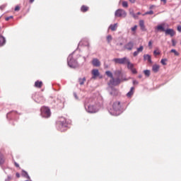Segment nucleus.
Segmentation results:
<instances>
[{
	"label": "nucleus",
	"instance_id": "f257e3e1",
	"mask_svg": "<svg viewBox=\"0 0 181 181\" xmlns=\"http://www.w3.org/2000/svg\"><path fill=\"white\" fill-rule=\"evenodd\" d=\"M84 107L89 114H95L101 108V103L97 101L95 98H86L84 103Z\"/></svg>",
	"mask_w": 181,
	"mask_h": 181
},
{
	"label": "nucleus",
	"instance_id": "f03ea898",
	"mask_svg": "<svg viewBox=\"0 0 181 181\" xmlns=\"http://www.w3.org/2000/svg\"><path fill=\"white\" fill-rule=\"evenodd\" d=\"M124 112V103L119 101H115L113 103L112 108L109 110L110 115H114L115 117H118L121 115Z\"/></svg>",
	"mask_w": 181,
	"mask_h": 181
},
{
	"label": "nucleus",
	"instance_id": "7ed1b4c3",
	"mask_svg": "<svg viewBox=\"0 0 181 181\" xmlns=\"http://www.w3.org/2000/svg\"><path fill=\"white\" fill-rule=\"evenodd\" d=\"M70 124H71V121L67 120L64 117H61L60 119L57 122V128L58 131L64 132L66 128H70Z\"/></svg>",
	"mask_w": 181,
	"mask_h": 181
},
{
	"label": "nucleus",
	"instance_id": "20e7f679",
	"mask_svg": "<svg viewBox=\"0 0 181 181\" xmlns=\"http://www.w3.org/2000/svg\"><path fill=\"white\" fill-rule=\"evenodd\" d=\"M156 32H165V35H169L171 37H173L174 35H176L175 30L172 28L165 29V26L163 25H158L156 27Z\"/></svg>",
	"mask_w": 181,
	"mask_h": 181
},
{
	"label": "nucleus",
	"instance_id": "39448f33",
	"mask_svg": "<svg viewBox=\"0 0 181 181\" xmlns=\"http://www.w3.org/2000/svg\"><path fill=\"white\" fill-rule=\"evenodd\" d=\"M74 52L69 54L67 58V64L69 67L71 69H76V67H78V62H77V60L76 59L73 58V54Z\"/></svg>",
	"mask_w": 181,
	"mask_h": 181
},
{
	"label": "nucleus",
	"instance_id": "423d86ee",
	"mask_svg": "<svg viewBox=\"0 0 181 181\" xmlns=\"http://www.w3.org/2000/svg\"><path fill=\"white\" fill-rule=\"evenodd\" d=\"M105 74L107 76V77L111 78V79L109 81V84H111V86H119V79L115 78L114 77V75L112 74V71H107L105 72Z\"/></svg>",
	"mask_w": 181,
	"mask_h": 181
},
{
	"label": "nucleus",
	"instance_id": "0eeeda50",
	"mask_svg": "<svg viewBox=\"0 0 181 181\" xmlns=\"http://www.w3.org/2000/svg\"><path fill=\"white\" fill-rule=\"evenodd\" d=\"M54 107L57 108H64V99L63 98H58L56 100L52 102Z\"/></svg>",
	"mask_w": 181,
	"mask_h": 181
},
{
	"label": "nucleus",
	"instance_id": "6e6552de",
	"mask_svg": "<svg viewBox=\"0 0 181 181\" xmlns=\"http://www.w3.org/2000/svg\"><path fill=\"white\" fill-rule=\"evenodd\" d=\"M50 115H52V112L49 107L45 106L41 107V117H42V118H49Z\"/></svg>",
	"mask_w": 181,
	"mask_h": 181
},
{
	"label": "nucleus",
	"instance_id": "1a4fd4ad",
	"mask_svg": "<svg viewBox=\"0 0 181 181\" xmlns=\"http://www.w3.org/2000/svg\"><path fill=\"white\" fill-rule=\"evenodd\" d=\"M113 74L115 77V78H118L119 84H121V83H122V81H127V78H125L122 76V72L121 71L116 70L114 71Z\"/></svg>",
	"mask_w": 181,
	"mask_h": 181
},
{
	"label": "nucleus",
	"instance_id": "9d476101",
	"mask_svg": "<svg viewBox=\"0 0 181 181\" xmlns=\"http://www.w3.org/2000/svg\"><path fill=\"white\" fill-rule=\"evenodd\" d=\"M115 18H127V11L122 8H118L115 12Z\"/></svg>",
	"mask_w": 181,
	"mask_h": 181
},
{
	"label": "nucleus",
	"instance_id": "9b49d317",
	"mask_svg": "<svg viewBox=\"0 0 181 181\" xmlns=\"http://www.w3.org/2000/svg\"><path fill=\"white\" fill-rule=\"evenodd\" d=\"M6 118L8 121L16 120L18 118V112L13 110L6 115Z\"/></svg>",
	"mask_w": 181,
	"mask_h": 181
},
{
	"label": "nucleus",
	"instance_id": "f8f14e48",
	"mask_svg": "<svg viewBox=\"0 0 181 181\" xmlns=\"http://www.w3.org/2000/svg\"><path fill=\"white\" fill-rule=\"evenodd\" d=\"M129 60V59H128V57H124L123 58H115L113 59V62H115V63H117L118 64H127Z\"/></svg>",
	"mask_w": 181,
	"mask_h": 181
},
{
	"label": "nucleus",
	"instance_id": "ddd939ff",
	"mask_svg": "<svg viewBox=\"0 0 181 181\" xmlns=\"http://www.w3.org/2000/svg\"><path fill=\"white\" fill-rule=\"evenodd\" d=\"M35 97L36 98H35ZM32 98H33L34 101L37 104H43L45 103V98L42 96L37 95L35 94V95H33Z\"/></svg>",
	"mask_w": 181,
	"mask_h": 181
},
{
	"label": "nucleus",
	"instance_id": "4468645a",
	"mask_svg": "<svg viewBox=\"0 0 181 181\" xmlns=\"http://www.w3.org/2000/svg\"><path fill=\"white\" fill-rule=\"evenodd\" d=\"M124 49H125L126 50H129V51L132 50V49H134V42L130 41V42H127V44H125L124 46Z\"/></svg>",
	"mask_w": 181,
	"mask_h": 181
},
{
	"label": "nucleus",
	"instance_id": "2eb2a0df",
	"mask_svg": "<svg viewBox=\"0 0 181 181\" xmlns=\"http://www.w3.org/2000/svg\"><path fill=\"white\" fill-rule=\"evenodd\" d=\"M5 163V158H4V154L0 152V166L1 169L4 171L5 173H6V171H5V167L4 166V164Z\"/></svg>",
	"mask_w": 181,
	"mask_h": 181
},
{
	"label": "nucleus",
	"instance_id": "dca6fc26",
	"mask_svg": "<svg viewBox=\"0 0 181 181\" xmlns=\"http://www.w3.org/2000/svg\"><path fill=\"white\" fill-rule=\"evenodd\" d=\"M109 94L110 95H118V90L114 87H110L108 88Z\"/></svg>",
	"mask_w": 181,
	"mask_h": 181
},
{
	"label": "nucleus",
	"instance_id": "f3484780",
	"mask_svg": "<svg viewBox=\"0 0 181 181\" xmlns=\"http://www.w3.org/2000/svg\"><path fill=\"white\" fill-rule=\"evenodd\" d=\"M92 64L94 67H100L101 66V62L97 58L92 60Z\"/></svg>",
	"mask_w": 181,
	"mask_h": 181
},
{
	"label": "nucleus",
	"instance_id": "a211bd4d",
	"mask_svg": "<svg viewBox=\"0 0 181 181\" xmlns=\"http://www.w3.org/2000/svg\"><path fill=\"white\" fill-rule=\"evenodd\" d=\"M142 52H144V46L141 45L139 48H137L136 51L133 53L134 57H136V56H138L139 53H142Z\"/></svg>",
	"mask_w": 181,
	"mask_h": 181
},
{
	"label": "nucleus",
	"instance_id": "6ab92c4d",
	"mask_svg": "<svg viewBox=\"0 0 181 181\" xmlns=\"http://www.w3.org/2000/svg\"><path fill=\"white\" fill-rule=\"evenodd\" d=\"M139 26L142 32H146V28L145 27V22L144 21V20L139 21Z\"/></svg>",
	"mask_w": 181,
	"mask_h": 181
},
{
	"label": "nucleus",
	"instance_id": "aec40b11",
	"mask_svg": "<svg viewBox=\"0 0 181 181\" xmlns=\"http://www.w3.org/2000/svg\"><path fill=\"white\" fill-rule=\"evenodd\" d=\"M92 74L93 76L92 78H95V77H98V76H100V71H98V69H93Z\"/></svg>",
	"mask_w": 181,
	"mask_h": 181
},
{
	"label": "nucleus",
	"instance_id": "412c9836",
	"mask_svg": "<svg viewBox=\"0 0 181 181\" xmlns=\"http://www.w3.org/2000/svg\"><path fill=\"white\" fill-rule=\"evenodd\" d=\"M118 28V23L111 24L109 26V29L112 30V32H115L117 30V28Z\"/></svg>",
	"mask_w": 181,
	"mask_h": 181
},
{
	"label": "nucleus",
	"instance_id": "4be33fe9",
	"mask_svg": "<svg viewBox=\"0 0 181 181\" xmlns=\"http://www.w3.org/2000/svg\"><path fill=\"white\" fill-rule=\"evenodd\" d=\"M134 90H135V88L132 87L130 90L127 93V97H128V98H131L132 95H134Z\"/></svg>",
	"mask_w": 181,
	"mask_h": 181
},
{
	"label": "nucleus",
	"instance_id": "5701e85b",
	"mask_svg": "<svg viewBox=\"0 0 181 181\" xmlns=\"http://www.w3.org/2000/svg\"><path fill=\"white\" fill-rule=\"evenodd\" d=\"M144 60H147V62L148 63H152V58H151V55H149L148 54L144 55Z\"/></svg>",
	"mask_w": 181,
	"mask_h": 181
},
{
	"label": "nucleus",
	"instance_id": "b1692460",
	"mask_svg": "<svg viewBox=\"0 0 181 181\" xmlns=\"http://www.w3.org/2000/svg\"><path fill=\"white\" fill-rule=\"evenodd\" d=\"M42 86H43V82L39 81H36L35 82V87H36L37 88H41Z\"/></svg>",
	"mask_w": 181,
	"mask_h": 181
},
{
	"label": "nucleus",
	"instance_id": "393cba45",
	"mask_svg": "<svg viewBox=\"0 0 181 181\" xmlns=\"http://www.w3.org/2000/svg\"><path fill=\"white\" fill-rule=\"evenodd\" d=\"M6 43V40L4 38V36L0 35V46H4Z\"/></svg>",
	"mask_w": 181,
	"mask_h": 181
},
{
	"label": "nucleus",
	"instance_id": "a878e982",
	"mask_svg": "<svg viewBox=\"0 0 181 181\" xmlns=\"http://www.w3.org/2000/svg\"><path fill=\"white\" fill-rule=\"evenodd\" d=\"M22 176H23V177H26V179H30V177L29 176V174H28V172H26L25 170H22Z\"/></svg>",
	"mask_w": 181,
	"mask_h": 181
},
{
	"label": "nucleus",
	"instance_id": "bb28decb",
	"mask_svg": "<svg viewBox=\"0 0 181 181\" xmlns=\"http://www.w3.org/2000/svg\"><path fill=\"white\" fill-rule=\"evenodd\" d=\"M152 70L154 71V73H158V71H159V65L154 64L153 66Z\"/></svg>",
	"mask_w": 181,
	"mask_h": 181
},
{
	"label": "nucleus",
	"instance_id": "cd10ccee",
	"mask_svg": "<svg viewBox=\"0 0 181 181\" xmlns=\"http://www.w3.org/2000/svg\"><path fill=\"white\" fill-rule=\"evenodd\" d=\"M126 64H127V69H129V70H132V69H134V64L131 63V62H129V59Z\"/></svg>",
	"mask_w": 181,
	"mask_h": 181
},
{
	"label": "nucleus",
	"instance_id": "c85d7f7f",
	"mask_svg": "<svg viewBox=\"0 0 181 181\" xmlns=\"http://www.w3.org/2000/svg\"><path fill=\"white\" fill-rule=\"evenodd\" d=\"M84 81H86V77H83V78H79L78 83L81 86H83V84H84Z\"/></svg>",
	"mask_w": 181,
	"mask_h": 181
},
{
	"label": "nucleus",
	"instance_id": "c756f323",
	"mask_svg": "<svg viewBox=\"0 0 181 181\" xmlns=\"http://www.w3.org/2000/svg\"><path fill=\"white\" fill-rule=\"evenodd\" d=\"M81 12H87L88 11V7L86 6H82L81 8Z\"/></svg>",
	"mask_w": 181,
	"mask_h": 181
},
{
	"label": "nucleus",
	"instance_id": "7c9ffc66",
	"mask_svg": "<svg viewBox=\"0 0 181 181\" xmlns=\"http://www.w3.org/2000/svg\"><path fill=\"white\" fill-rule=\"evenodd\" d=\"M144 73L146 76V77H149V76H151V71L146 69L144 71Z\"/></svg>",
	"mask_w": 181,
	"mask_h": 181
},
{
	"label": "nucleus",
	"instance_id": "2f4dec72",
	"mask_svg": "<svg viewBox=\"0 0 181 181\" xmlns=\"http://www.w3.org/2000/svg\"><path fill=\"white\" fill-rule=\"evenodd\" d=\"M111 40H112V36H111L110 35L107 36V43H110Z\"/></svg>",
	"mask_w": 181,
	"mask_h": 181
},
{
	"label": "nucleus",
	"instance_id": "473e14b6",
	"mask_svg": "<svg viewBox=\"0 0 181 181\" xmlns=\"http://www.w3.org/2000/svg\"><path fill=\"white\" fill-rule=\"evenodd\" d=\"M145 15H153V11L151 10L149 11H146L144 14H143V16H145Z\"/></svg>",
	"mask_w": 181,
	"mask_h": 181
},
{
	"label": "nucleus",
	"instance_id": "72a5a7b5",
	"mask_svg": "<svg viewBox=\"0 0 181 181\" xmlns=\"http://www.w3.org/2000/svg\"><path fill=\"white\" fill-rule=\"evenodd\" d=\"M170 52H171V53H174V54H175V56H179V52H177V51H176V49H171V50H170Z\"/></svg>",
	"mask_w": 181,
	"mask_h": 181
},
{
	"label": "nucleus",
	"instance_id": "f704fd0d",
	"mask_svg": "<svg viewBox=\"0 0 181 181\" xmlns=\"http://www.w3.org/2000/svg\"><path fill=\"white\" fill-rule=\"evenodd\" d=\"M166 62H168V59H162L160 63L163 64V66H166Z\"/></svg>",
	"mask_w": 181,
	"mask_h": 181
},
{
	"label": "nucleus",
	"instance_id": "c9c22d12",
	"mask_svg": "<svg viewBox=\"0 0 181 181\" xmlns=\"http://www.w3.org/2000/svg\"><path fill=\"white\" fill-rule=\"evenodd\" d=\"M122 6L123 8H127L128 6V2L127 1H122Z\"/></svg>",
	"mask_w": 181,
	"mask_h": 181
},
{
	"label": "nucleus",
	"instance_id": "e433bc0d",
	"mask_svg": "<svg viewBox=\"0 0 181 181\" xmlns=\"http://www.w3.org/2000/svg\"><path fill=\"white\" fill-rule=\"evenodd\" d=\"M130 70L133 74H136V73H138V71H136V69L135 68H133Z\"/></svg>",
	"mask_w": 181,
	"mask_h": 181
},
{
	"label": "nucleus",
	"instance_id": "4c0bfd02",
	"mask_svg": "<svg viewBox=\"0 0 181 181\" xmlns=\"http://www.w3.org/2000/svg\"><path fill=\"white\" fill-rule=\"evenodd\" d=\"M5 8H6V4H3L0 6L1 11H3Z\"/></svg>",
	"mask_w": 181,
	"mask_h": 181
},
{
	"label": "nucleus",
	"instance_id": "58836bf2",
	"mask_svg": "<svg viewBox=\"0 0 181 181\" xmlns=\"http://www.w3.org/2000/svg\"><path fill=\"white\" fill-rule=\"evenodd\" d=\"M74 97L75 100H80L78 99V96H77V93L76 92H74Z\"/></svg>",
	"mask_w": 181,
	"mask_h": 181
},
{
	"label": "nucleus",
	"instance_id": "ea45409f",
	"mask_svg": "<svg viewBox=\"0 0 181 181\" xmlns=\"http://www.w3.org/2000/svg\"><path fill=\"white\" fill-rule=\"evenodd\" d=\"M133 84H134V86H136V85L139 84V82H138V81H136V80H134Z\"/></svg>",
	"mask_w": 181,
	"mask_h": 181
},
{
	"label": "nucleus",
	"instance_id": "a19ab883",
	"mask_svg": "<svg viewBox=\"0 0 181 181\" xmlns=\"http://www.w3.org/2000/svg\"><path fill=\"white\" fill-rule=\"evenodd\" d=\"M136 28H138L137 25H134L133 28H132V32H135V30H136Z\"/></svg>",
	"mask_w": 181,
	"mask_h": 181
},
{
	"label": "nucleus",
	"instance_id": "79ce46f5",
	"mask_svg": "<svg viewBox=\"0 0 181 181\" xmlns=\"http://www.w3.org/2000/svg\"><path fill=\"white\" fill-rule=\"evenodd\" d=\"M172 45L173 47L176 46V41L175 40H173V39L172 40Z\"/></svg>",
	"mask_w": 181,
	"mask_h": 181
},
{
	"label": "nucleus",
	"instance_id": "37998d69",
	"mask_svg": "<svg viewBox=\"0 0 181 181\" xmlns=\"http://www.w3.org/2000/svg\"><path fill=\"white\" fill-rule=\"evenodd\" d=\"M11 179H12V177H11V175H8L7 179H6L5 181H11Z\"/></svg>",
	"mask_w": 181,
	"mask_h": 181
},
{
	"label": "nucleus",
	"instance_id": "c03bdc74",
	"mask_svg": "<svg viewBox=\"0 0 181 181\" xmlns=\"http://www.w3.org/2000/svg\"><path fill=\"white\" fill-rule=\"evenodd\" d=\"M19 9H21V7H19V6H16L14 8V11H18Z\"/></svg>",
	"mask_w": 181,
	"mask_h": 181
},
{
	"label": "nucleus",
	"instance_id": "a18cd8bd",
	"mask_svg": "<svg viewBox=\"0 0 181 181\" xmlns=\"http://www.w3.org/2000/svg\"><path fill=\"white\" fill-rule=\"evenodd\" d=\"M12 18H13V16H10L8 17H6L5 19H6V21H9V19H12Z\"/></svg>",
	"mask_w": 181,
	"mask_h": 181
},
{
	"label": "nucleus",
	"instance_id": "49530a36",
	"mask_svg": "<svg viewBox=\"0 0 181 181\" xmlns=\"http://www.w3.org/2000/svg\"><path fill=\"white\" fill-rule=\"evenodd\" d=\"M148 47H149L150 49H151V47H152V41H149V42H148Z\"/></svg>",
	"mask_w": 181,
	"mask_h": 181
},
{
	"label": "nucleus",
	"instance_id": "de8ad7c7",
	"mask_svg": "<svg viewBox=\"0 0 181 181\" xmlns=\"http://www.w3.org/2000/svg\"><path fill=\"white\" fill-rule=\"evenodd\" d=\"M153 54H156V55H159V54H160V52H157L156 50H154V51H153Z\"/></svg>",
	"mask_w": 181,
	"mask_h": 181
},
{
	"label": "nucleus",
	"instance_id": "09e8293b",
	"mask_svg": "<svg viewBox=\"0 0 181 181\" xmlns=\"http://www.w3.org/2000/svg\"><path fill=\"white\" fill-rule=\"evenodd\" d=\"M177 29L178 32L181 33V25H178Z\"/></svg>",
	"mask_w": 181,
	"mask_h": 181
},
{
	"label": "nucleus",
	"instance_id": "8fccbe9b",
	"mask_svg": "<svg viewBox=\"0 0 181 181\" xmlns=\"http://www.w3.org/2000/svg\"><path fill=\"white\" fill-rule=\"evenodd\" d=\"M14 165H15L16 168H19V164H18V163L15 162Z\"/></svg>",
	"mask_w": 181,
	"mask_h": 181
},
{
	"label": "nucleus",
	"instance_id": "3c124183",
	"mask_svg": "<svg viewBox=\"0 0 181 181\" xmlns=\"http://www.w3.org/2000/svg\"><path fill=\"white\" fill-rule=\"evenodd\" d=\"M16 177H21V174H19V173H16Z\"/></svg>",
	"mask_w": 181,
	"mask_h": 181
},
{
	"label": "nucleus",
	"instance_id": "603ef678",
	"mask_svg": "<svg viewBox=\"0 0 181 181\" xmlns=\"http://www.w3.org/2000/svg\"><path fill=\"white\" fill-rule=\"evenodd\" d=\"M131 4H135L136 0H129Z\"/></svg>",
	"mask_w": 181,
	"mask_h": 181
},
{
	"label": "nucleus",
	"instance_id": "864d4df0",
	"mask_svg": "<svg viewBox=\"0 0 181 181\" xmlns=\"http://www.w3.org/2000/svg\"><path fill=\"white\" fill-rule=\"evenodd\" d=\"M161 2H163L164 4H166L167 0H160Z\"/></svg>",
	"mask_w": 181,
	"mask_h": 181
},
{
	"label": "nucleus",
	"instance_id": "5fc2aeb1",
	"mask_svg": "<svg viewBox=\"0 0 181 181\" xmlns=\"http://www.w3.org/2000/svg\"><path fill=\"white\" fill-rule=\"evenodd\" d=\"M35 2V0H30V4H33Z\"/></svg>",
	"mask_w": 181,
	"mask_h": 181
},
{
	"label": "nucleus",
	"instance_id": "6e6d98bb",
	"mask_svg": "<svg viewBox=\"0 0 181 181\" xmlns=\"http://www.w3.org/2000/svg\"><path fill=\"white\" fill-rule=\"evenodd\" d=\"M142 77V75H139V78H141Z\"/></svg>",
	"mask_w": 181,
	"mask_h": 181
},
{
	"label": "nucleus",
	"instance_id": "4d7b16f0",
	"mask_svg": "<svg viewBox=\"0 0 181 181\" xmlns=\"http://www.w3.org/2000/svg\"><path fill=\"white\" fill-rule=\"evenodd\" d=\"M153 8V6H150V9H152Z\"/></svg>",
	"mask_w": 181,
	"mask_h": 181
},
{
	"label": "nucleus",
	"instance_id": "13d9d810",
	"mask_svg": "<svg viewBox=\"0 0 181 181\" xmlns=\"http://www.w3.org/2000/svg\"><path fill=\"white\" fill-rule=\"evenodd\" d=\"M137 15H141V12H138V13H137Z\"/></svg>",
	"mask_w": 181,
	"mask_h": 181
},
{
	"label": "nucleus",
	"instance_id": "bf43d9fd",
	"mask_svg": "<svg viewBox=\"0 0 181 181\" xmlns=\"http://www.w3.org/2000/svg\"><path fill=\"white\" fill-rule=\"evenodd\" d=\"M83 60L84 62H86V57H83Z\"/></svg>",
	"mask_w": 181,
	"mask_h": 181
},
{
	"label": "nucleus",
	"instance_id": "052dcab7",
	"mask_svg": "<svg viewBox=\"0 0 181 181\" xmlns=\"http://www.w3.org/2000/svg\"><path fill=\"white\" fill-rule=\"evenodd\" d=\"M119 45H120V46H122V42H120V43H119Z\"/></svg>",
	"mask_w": 181,
	"mask_h": 181
},
{
	"label": "nucleus",
	"instance_id": "680f3d73",
	"mask_svg": "<svg viewBox=\"0 0 181 181\" xmlns=\"http://www.w3.org/2000/svg\"><path fill=\"white\" fill-rule=\"evenodd\" d=\"M86 46H90V44L88 42L87 45H86Z\"/></svg>",
	"mask_w": 181,
	"mask_h": 181
},
{
	"label": "nucleus",
	"instance_id": "e2e57ef3",
	"mask_svg": "<svg viewBox=\"0 0 181 181\" xmlns=\"http://www.w3.org/2000/svg\"><path fill=\"white\" fill-rule=\"evenodd\" d=\"M80 45H81V42L78 43V46H80Z\"/></svg>",
	"mask_w": 181,
	"mask_h": 181
}]
</instances>
